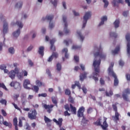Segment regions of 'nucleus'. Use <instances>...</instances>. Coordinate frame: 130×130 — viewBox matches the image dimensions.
<instances>
[{
  "label": "nucleus",
  "mask_w": 130,
  "mask_h": 130,
  "mask_svg": "<svg viewBox=\"0 0 130 130\" xmlns=\"http://www.w3.org/2000/svg\"><path fill=\"white\" fill-rule=\"evenodd\" d=\"M101 63V60L100 59L98 61L94 60L93 63V66L94 68V72L92 73V78L95 81L97 82L99 79L98 77H99V73H100V64Z\"/></svg>",
  "instance_id": "1"
},
{
  "label": "nucleus",
  "mask_w": 130,
  "mask_h": 130,
  "mask_svg": "<svg viewBox=\"0 0 130 130\" xmlns=\"http://www.w3.org/2000/svg\"><path fill=\"white\" fill-rule=\"evenodd\" d=\"M107 118L104 117V122L103 124H101V119L99 118L98 120L93 123L94 125H96V126H101L102 129L103 130H107V127H108V124L107 122Z\"/></svg>",
  "instance_id": "2"
},
{
  "label": "nucleus",
  "mask_w": 130,
  "mask_h": 130,
  "mask_svg": "<svg viewBox=\"0 0 130 130\" xmlns=\"http://www.w3.org/2000/svg\"><path fill=\"white\" fill-rule=\"evenodd\" d=\"M112 108L114 111H115V115L112 116V117L113 120H114V121H118V120H119V117L121 116V115L117 111V106H116V104L112 105Z\"/></svg>",
  "instance_id": "3"
},
{
  "label": "nucleus",
  "mask_w": 130,
  "mask_h": 130,
  "mask_svg": "<svg viewBox=\"0 0 130 130\" xmlns=\"http://www.w3.org/2000/svg\"><path fill=\"white\" fill-rule=\"evenodd\" d=\"M37 111L36 109H32L27 114V116L29 119L33 120L37 118Z\"/></svg>",
  "instance_id": "4"
},
{
  "label": "nucleus",
  "mask_w": 130,
  "mask_h": 130,
  "mask_svg": "<svg viewBox=\"0 0 130 130\" xmlns=\"http://www.w3.org/2000/svg\"><path fill=\"white\" fill-rule=\"evenodd\" d=\"M94 56L95 58H97V57H99V58L103 59H105V58H106V55L105 54H103L102 52V49L101 48L99 49L98 52L94 54Z\"/></svg>",
  "instance_id": "5"
},
{
  "label": "nucleus",
  "mask_w": 130,
  "mask_h": 130,
  "mask_svg": "<svg viewBox=\"0 0 130 130\" xmlns=\"http://www.w3.org/2000/svg\"><path fill=\"white\" fill-rule=\"evenodd\" d=\"M91 12H86L85 15L83 16V23L82 25V28H85L86 27V24H87V21L90 18H91Z\"/></svg>",
  "instance_id": "6"
},
{
  "label": "nucleus",
  "mask_w": 130,
  "mask_h": 130,
  "mask_svg": "<svg viewBox=\"0 0 130 130\" xmlns=\"http://www.w3.org/2000/svg\"><path fill=\"white\" fill-rule=\"evenodd\" d=\"M54 17V16L53 15H47V16L46 17V18H43L42 19V21H45V19H46L47 20H48V21H50V23H49V28L50 29H52V28H53V27H54V25L53 24V23H51V21H52L53 18Z\"/></svg>",
  "instance_id": "7"
},
{
  "label": "nucleus",
  "mask_w": 130,
  "mask_h": 130,
  "mask_svg": "<svg viewBox=\"0 0 130 130\" xmlns=\"http://www.w3.org/2000/svg\"><path fill=\"white\" fill-rule=\"evenodd\" d=\"M125 39L127 41V53L130 56V34L127 33L125 36Z\"/></svg>",
  "instance_id": "8"
},
{
  "label": "nucleus",
  "mask_w": 130,
  "mask_h": 130,
  "mask_svg": "<svg viewBox=\"0 0 130 130\" xmlns=\"http://www.w3.org/2000/svg\"><path fill=\"white\" fill-rule=\"evenodd\" d=\"M11 87H14V88L16 90H18V91H21V89L22 87L21 86V84L20 83L15 82V81H12L10 83Z\"/></svg>",
  "instance_id": "9"
},
{
  "label": "nucleus",
  "mask_w": 130,
  "mask_h": 130,
  "mask_svg": "<svg viewBox=\"0 0 130 130\" xmlns=\"http://www.w3.org/2000/svg\"><path fill=\"white\" fill-rule=\"evenodd\" d=\"M130 94V89L129 88H126V89H125L124 90V93L122 94V97L123 99V100H124V101H129V100L128 99V95H129Z\"/></svg>",
  "instance_id": "10"
},
{
  "label": "nucleus",
  "mask_w": 130,
  "mask_h": 130,
  "mask_svg": "<svg viewBox=\"0 0 130 130\" xmlns=\"http://www.w3.org/2000/svg\"><path fill=\"white\" fill-rule=\"evenodd\" d=\"M15 71L12 70L9 73L10 78H11L12 80L15 79V77H16V74H17V76L19 77V70L18 68H16Z\"/></svg>",
  "instance_id": "11"
},
{
  "label": "nucleus",
  "mask_w": 130,
  "mask_h": 130,
  "mask_svg": "<svg viewBox=\"0 0 130 130\" xmlns=\"http://www.w3.org/2000/svg\"><path fill=\"white\" fill-rule=\"evenodd\" d=\"M62 20L63 23H64V32L65 34H69L70 33V30L68 29V22H67V17L66 16H63Z\"/></svg>",
  "instance_id": "12"
},
{
  "label": "nucleus",
  "mask_w": 130,
  "mask_h": 130,
  "mask_svg": "<svg viewBox=\"0 0 130 130\" xmlns=\"http://www.w3.org/2000/svg\"><path fill=\"white\" fill-rule=\"evenodd\" d=\"M44 108L47 110V112L49 113H51V112L52 111V109L53 107H54V105H46V104H44L43 105Z\"/></svg>",
  "instance_id": "13"
},
{
  "label": "nucleus",
  "mask_w": 130,
  "mask_h": 130,
  "mask_svg": "<svg viewBox=\"0 0 130 130\" xmlns=\"http://www.w3.org/2000/svg\"><path fill=\"white\" fill-rule=\"evenodd\" d=\"M84 112H85V107H81L79 108L78 112H77V116L79 117H84Z\"/></svg>",
  "instance_id": "14"
},
{
  "label": "nucleus",
  "mask_w": 130,
  "mask_h": 130,
  "mask_svg": "<svg viewBox=\"0 0 130 130\" xmlns=\"http://www.w3.org/2000/svg\"><path fill=\"white\" fill-rule=\"evenodd\" d=\"M30 82L29 79H25L23 82V87L25 89H27V90L31 89V88L28 87V85H30Z\"/></svg>",
  "instance_id": "15"
},
{
  "label": "nucleus",
  "mask_w": 130,
  "mask_h": 130,
  "mask_svg": "<svg viewBox=\"0 0 130 130\" xmlns=\"http://www.w3.org/2000/svg\"><path fill=\"white\" fill-rule=\"evenodd\" d=\"M9 31V24L6 21L4 22V25H3V33L4 34H6V33H8V31Z\"/></svg>",
  "instance_id": "16"
},
{
  "label": "nucleus",
  "mask_w": 130,
  "mask_h": 130,
  "mask_svg": "<svg viewBox=\"0 0 130 130\" xmlns=\"http://www.w3.org/2000/svg\"><path fill=\"white\" fill-rule=\"evenodd\" d=\"M109 76H111L112 77L114 78V86H118V83H119V81H118V79H117V76H116V74H115V73H113V74L109 75Z\"/></svg>",
  "instance_id": "17"
},
{
  "label": "nucleus",
  "mask_w": 130,
  "mask_h": 130,
  "mask_svg": "<svg viewBox=\"0 0 130 130\" xmlns=\"http://www.w3.org/2000/svg\"><path fill=\"white\" fill-rule=\"evenodd\" d=\"M114 66V63H111V66L109 67L108 69V75H112L113 74H115L113 71V67Z\"/></svg>",
  "instance_id": "18"
},
{
  "label": "nucleus",
  "mask_w": 130,
  "mask_h": 130,
  "mask_svg": "<svg viewBox=\"0 0 130 130\" xmlns=\"http://www.w3.org/2000/svg\"><path fill=\"white\" fill-rule=\"evenodd\" d=\"M88 75V73L87 72H84L83 73L80 74V80L81 81V82H83L86 78H87V75Z\"/></svg>",
  "instance_id": "19"
},
{
  "label": "nucleus",
  "mask_w": 130,
  "mask_h": 130,
  "mask_svg": "<svg viewBox=\"0 0 130 130\" xmlns=\"http://www.w3.org/2000/svg\"><path fill=\"white\" fill-rule=\"evenodd\" d=\"M54 42H55V39H53L50 41L51 44L50 50L55 51V46H54Z\"/></svg>",
  "instance_id": "20"
},
{
  "label": "nucleus",
  "mask_w": 130,
  "mask_h": 130,
  "mask_svg": "<svg viewBox=\"0 0 130 130\" xmlns=\"http://www.w3.org/2000/svg\"><path fill=\"white\" fill-rule=\"evenodd\" d=\"M76 86H77V87H78L79 90H81V89H82V88L81 87V84H80V82H79V81H75V84H73L72 85V88L73 89H76Z\"/></svg>",
  "instance_id": "21"
},
{
  "label": "nucleus",
  "mask_w": 130,
  "mask_h": 130,
  "mask_svg": "<svg viewBox=\"0 0 130 130\" xmlns=\"http://www.w3.org/2000/svg\"><path fill=\"white\" fill-rule=\"evenodd\" d=\"M107 21V16H104L101 18V21L99 24V26H102V25H104V22Z\"/></svg>",
  "instance_id": "22"
},
{
  "label": "nucleus",
  "mask_w": 130,
  "mask_h": 130,
  "mask_svg": "<svg viewBox=\"0 0 130 130\" xmlns=\"http://www.w3.org/2000/svg\"><path fill=\"white\" fill-rule=\"evenodd\" d=\"M39 53L40 55H42V56L44 55V47L40 46L39 48Z\"/></svg>",
  "instance_id": "23"
},
{
  "label": "nucleus",
  "mask_w": 130,
  "mask_h": 130,
  "mask_svg": "<svg viewBox=\"0 0 130 130\" xmlns=\"http://www.w3.org/2000/svg\"><path fill=\"white\" fill-rule=\"evenodd\" d=\"M70 108L71 109V112L73 114H77V108L73 106V105L70 104Z\"/></svg>",
  "instance_id": "24"
},
{
  "label": "nucleus",
  "mask_w": 130,
  "mask_h": 130,
  "mask_svg": "<svg viewBox=\"0 0 130 130\" xmlns=\"http://www.w3.org/2000/svg\"><path fill=\"white\" fill-rule=\"evenodd\" d=\"M77 34L78 35V37H79L80 40L82 41V42H83L84 39H85V37L82 35V32H81L80 31H77Z\"/></svg>",
  "instance_id": "25"
},
{
  "label": "nucleus",
  "mask_w": 130,
  "mask_h": 130,
  "mask_svg": "<svg viewBox=\"0 0 130 130\" xmlns=\"http://www.w3.org/2000/svg\"><path fill=\"white\" fill-rule=\"evenodd\" d=\"M120 50V46H117L114 50L112 51L113 54H117L118 53V51Z\"/></svg>",
  "instance_id": "26"
},
{
  "label": "nucleus",
  "mask_w": 130,
  "mask_h": 130,
  "mask_svg": "<svg viewBox=\"0 0 130 130\" xmlns=\"http://www.w3.org/2000/svg\"><path fill=\"white\" fill-rule=\"evenodd\" d=\"M20 28H18L17 30V31L14 32L13 33V35L14 37H15L16 38H17V37H19V36H20Z\"/></svg>",
  "instance_id": "27"
},
{
  "label": "nucleus",
  "mask_w": 130,
  "mask_h": 130,
  "mask_svg": "<svg viewBox=\"0 0 130 130\" xmlns=\"http://www.w3.org/2000/svg\"><path fill=\"white\" fill-rule=\"evenodd\" d=\"M68 48H64L62 50V52L63 53H65L64 56L66 58H69V54H68Z\"/></svg>",
  "instance_id": "28"
},
{
  "label": "nucleus",
  "mask_w": 130,
  "mask_h": 130,
  "mask_svg": "<svg viewBox=\"0 0 130 130\" xmlns=\"http://www.w3.org/2000/svg\"><path fill=\"white\" fill-rule=\"evenodd\" d=\"M3 124L5 125V126H8L9 128H12V123L11 122H8L7 121L3 122Z\"/></svg>",
  "instance_id": "29"
},
{
  "label": "nucleus",
  "mask_w": 130,
  "mask_h": 130,
  "mask_svg": "<svg viewBox=\"0 0 130 130\" xmlns=\"http://www.w3.org/2000/svg\"><path fill=\"white\" fill-rule=\"evenodd\" d=\"M113 95V91H112V89H110L109 92L106 91V96L107 97H111Z\"/></svg>",
  "instance_id": "30"
},
{
  "label": "nucleus",
  "mask_w": 130,
  "mask_h": 130,
  "mask_svg": "<svg viewBox=\"0 0 130 130\" xmlns=\"http://www.w3.org/2000/svg\"><path fill=\"white\" fill-rule=\"evenodd\" d=\"M31 90L32 91H34L36 93H38L39 91V87L38 86L34 85L33 87L31 88Z\"/></svg>",
  "instance_id": "31"
},
{
  "label": "nucleus",
  "mask_w": 130,
  "mask_h": 130,
  "mask_svg": "<svg viewBox=\"0 0 130 130\" xmlns=\"http://www.w3.org/2000/svg\"><path fill=\"white\" fill-rule=\"evenodd\" d=\"M119 20L116 19L114 22V26L115 28H118L119 27Z\"/></svg>",
  "instance_id": "32"
},
{
  "label": "nucleus",
  "mask_w": 130,
  "mask_h": 130,
  "mask_svg": "<svg viewBox=\"0 0 130 130\" xmlns=\"http://www.w3.org/2000/svg\"><path fill=\"white\" fill-rule=\"evenodd\" d=\"M52 102L57 107V100H56V98L54 96L51 98Z\"/></svg>",
  "instance_id": "33"
},
{
  "label": "nucleus",
  "mask_w": 130,
  "mask_h": 130,
  "mask_svg": "<svg viewBox=\"0 0 130 130\" xmlns=\"http://www.w3.org/2000/svg\"><path fill=\"white\" fill-rule=\"evenodd\" d=\"M88 121H89V120H86V118H85V116H83L81 121V124H86L88 123Z\"/></svg>",
  "instance_id": "34"
},
{
  "label": "nucleus",
  "mask_w": 130,
  "mask_h": 130,
  "mask_svg": "<svg viewBox=\"0 0 130 130\" xmlns=\"http://www.w3.org/2000/svg\"><path fill=\"white\" fill-rule=\"evenodd\" d=\"M23 7V3L22 2H19L16 5H15V8H17V9H21Z\"/></svg>",
  "instance_id": "35"
},
{
  "label": "nucleus",
  "mask_w": 130,
  "mask_h": 130,
  "mask_svg": "<svg viewBox=\"0 0 130 130\" xmlns=\"http://www.w3.org/2000/svg\"><path fill=\"white\" fill-rule=\"evenodd\" d=\"M103 2L105 4L104 5V7L106 9L107 7H108V5H109V2H108V1L107 0H103Z\"/></svg>",
  "instance_id": "36"
},
{
  "label": "nucleus",
  "mask_w": 130,
  "mask_h": 130,
  "mask_svg": "<svg viewBox=\"0 0 130 130\" xmlns=\"http://www.w3.org/2000/svg\"><path fill=\"white\" fill-rule=\"evenodd\" d=\"M16 24L18 26V27H19V28H20V29L23 28V23H22L21 21H17Z\"/></svg>",
  "instance_id": "37"
},
{
  "label": "nucleus",
  "mask_w": 130,
  "mask_h": 130,
  "mask_svg": "<svg viewBox=\"0 0 130 130\" xmlns=\"http://www.w3.org/2000/svg\"><path fill=\"white\" fill-rule=\"evenodd\" d=\"M57 125H59V127H61V125H62V118H59L58 120Z\"/></svg>",
  "instance_id": "38"
},
{
  "label": "nucleus",
  "mask_w": 130,
  "mask_h": 130,
  "mask_svg": "<svg viewBox=\"0 0 130 130\" xmlns=\"http://www.w3.org/2000/svg\"><path fill=\"white\" fill-rule=\"evenodd\" d=\"M71 92L70 89H66L65 90V95H68V96H71Z\"/></svg>",
  "instance_id": "39"
},
{
  "label": "nucleus",
  "mask_w": 130,
  "mask_h": 130,
  "mask_svg": "<svg viewBox=\"0 0 130 130\" xmlns=\"http://www.w3.org/2000/svg\"><path fill=\"white\" fill-rule=\"evenodd\" d=\"M36 84L39 87H41V86H43V83H42V82H41L40 81H39L38 80H36Z\"/></svg>",
  "instance_id": "40"
},
{
  "label": "nucleus",
  "mask_w": 130,
  "mask_h": 130,
  "mask_svg": "<svg viewBox=\"0 0 130 130\" xmlns=\"http://www.w3.org/2000/svg\"><path fill=\"white\" fill-rule=\"evenodd\" d=\"M56 68H57L56 70L58 72H60V71H61V64H60V63H58L56 65Z\"/></svg>",
  "instance_id": "41"
},
{
  "label": "nucleus",
  "mask_w": 130,
  "mask_h": 130,
  "mask_svg": "<svg viewBox=\"0 0 130 130\" xmlns=\"http://www.w3.org/2000/svg\"><path fill=\"white\" fill-rule=\"evenodd\" d=\"M9 51L10 53H11V54H14V53H15V49L13 47L9 48Z\"/></svg>",
  "instance_id": "42"
},
{
  "label": "nucleus",
  "mask_w": 130,
  "mask_h": 130,
  "mask_svg": "<svg viewBox=\"0 0 130 130\" xmlns=\"http://www.w3.org/2000/svg\"><path fill=\"white\" fill-rule=\"evenodd\" d=\"M110 37H114V38H116L117 37V34L114 32H111L110 34Z\"/></svg>",
  "instance_id": "43"
},
{
  "label": "nucleus",
  "mask_w": 130,
  "mask_h": 130,
  "mask_svg": "<svg viewBox=\"0 0 130 130\" xmlns=\"http://www.w3.org/2000/svg\"><path fill=\"white\" fill-rule=\"evenodd\" d=\"M44 120L46 123H47L48 122H51V120L48 118V117H46V116H44Z\"/></svg>",
  "instance_id": "44"
},
{
  "label": "nucleus",
  "mask_w": 130,
  "mask_h": 130,
  "mask_svg": "<svg viewBox=\"0 0 130 130\" xmlns=\"http://www.w3.org/2000/svg\"><path fill=\"white\" fill-rule=\"evenodd\" d=\"M25 127L26 130H31V126H30L28 123H26Z\"/></svg>",
  "instance_id": "45"
},
{
  "label": "nucleus",
  "mask_w": 130,
  "mask_h": 130,
  "mask_svg": "<svg viewBox=\"0 0 130 130\" xmlns=\"http://www.w3.org/2000/svg\"><path fill=\"white\" fill-rule=\"evenodd\" d=\"M50 2L53 5L54 7H56V6H57V0H54V1L51 0Z\"/></svg>",
  "instance_id": "46"
},
{
  "label": "nucleus",
  "mask_w": 130,
  "mask_h": 130,
  "mask_svg": "<svg viewBox=\"0 0 130 130\" xmlns=\"http://www.w3.org/2000/svg\"><path fill=\"white\" fill-rule=\"evenodd\" d=\"M12 105H13V106H14L15 109H17V110H19V111H21V112H22V111H21V109L18 107V106L16 105L15 103H12Z\"/></svg>",
  "instance_id": "47"
},
{
  "label": "nucleus",
  "mask_w": 130,
  "mask_h": 130,
  "mask_svg": "<svg viewBox=\"0 0 130 130\" xmlns=\"http://www.w3.org/2000/svg\"><path fill=\"white\" fill-rule=\"evenodd\" d=\"M38 97H47V94L46 93H40L38 94Z\"/></svg>",
  "instance_id": "48"
},
{
  "label": "nucleus",
  "mask_w": 130,
  "mask_h": 130,
  "mask_svg": "<svg viewBox=\"0 0 130 130\" xmlns=\"http://www.w3.org/2000/svg\"><path fill=\"white\" fill-rule=\"evenodd\" d=\"M46 74H47L48 76L50 77V78H51V73L50 72V70L49 69H47L46 70Z\"/></svg>",
  "instance_id": "49"
},
{
  "label": "nucleus",
  "mask_w": 130,
  "mask_h": 130,
  "mask_svg": "<svg viewBox=\"0 0 130 130\" xmlns=\"http://www.w3.org/2000/svg\"><path fill=\"white\" fill-rule=\"evenodd\" d=\"M52 56L53 57H55V58H57L58 57V54L57 52H53Z\"/></svg>",
  "instance_id": "50"
},
{
  "label": "nucleus",
  "mask_w": 130,
  "mask_h": 130,
  "mask_svg": "<svg viewBox=\"0 0 130 130\" xmlns=\"http://www.w3.org/2000/svg\"><path fill=\"white\" fill-rule=\"evenodd\" d=\"M81 47V46L73 45L72 46V49H80Z\"/></svg>",
  "instance_id": "51"
},
{
  "label": "nucleus",
  "mask_w": 130,
  "mask_h": 130,
  "mask_svg": "<svg viewBox=\"0 0 130 130\" xmlns=\"http://www.w3.org/2000/svg\"><path fill=\"white\" fill-rule=\"evenodd\" d=\"M122 15L123 17H127V16H128V11L123 12Z\"/></svg>",
  "instance_id": "52"
},
{
  "label": "nucleus",
  "mask_w": 130,
  "mask_h": 130,
  "mask_svg": "<svg viewBox=\"0 0 130 130\" xmlns=\"http://www.w3.org/2000/svg\"><path fill=\"white\" fill-rule=\"evenodd\" d=\"M18 124V119L17 118H14L13 119V125Z\"/></svg>",
  "instance_id": "53"
},
{
  "label": "nucleus",
  "mask_w": 130,
  "mask_h": 130,
  "mask_svg": "<svg viewBox=\"0 0 130 130\" xmlns=\"http://www.w3.org/2000/svg\"><path fill=\"white\" fill-rule=\"evenodd\" d=\"M74 60L76 61V62H79L80 60V58H79V56L77 55L74 56Z\"/></svg>",
  "instance_id": "54"
},
{
  "label": "nucleus",
  "mask_w": 130,
  "mask_h": 130,
  "mask_svg": "<svg viewBox=\"0 0 130 130\" xmlns=\"http://www.w3.org/2000/svg\"><path fill=\"white\" fill-rule=\"evenodd\" d=\"M81 89L84 94H87V88H86L85 86H83Z\"/></svg>",
  "instance_id": "55"
},
{
  "label": "nucleus",
  "mask_w": 130,
  "mask_h": 130,
  "mask_svg": "<svg viewBox=\"0 0 130 130\" xmlns=\"http://www.w3.org/2000/svg\"><path fill=\"white\" fill-rule=\"evenodd\" d=\"M69 101L70 103H74V99L71 95L69 96Z\"/></svg>",
  "instance_id": "56"
},
{
  "label": "nucleus",
  "mask_w": 130,
  "mask_h": 130,
  "mask_svg": "<svg viewBox=\"0 0 130 130\" xmlns=\"http://www.w3.org/2000/svg\"><path fill=\"white\" fill-rule=\"evenodd\" d=\"M5 45V42H0V51L3 50V46H4Z\"/></svg>",
  "instance_id": "57"
},
{
  "label": "nucleus",
  "mask_w": 130,
  "mask_h": 130,
  "mask_svg": "<svg viewBox=\"0 0 130 130\" xmlns=\"http://www.w3.org/2000/svg\"><path fill=\"white\" fill-rule=\"evenodd\" d=\"M64 107L66 111H70V106L69 105H66Z\"/></svg>",
  "instance_id": "58"
},
{
  "label": "nucleus",
  "mask_w": 130,
  "mask_h": 130,
  "mask_svg": "<svg viewBox=\"0 0 130 130\" xmlns=\"http://www.w3.org/2000/svg\"><path fill=\"white\" fill-rule=\"evenodd\" d=\"M0 103L2 104H5V105H7V101L6 100H2L0 101Z\"/></svg>",
  "instance_id": "59"
},
{
  "label": "nucleus",
  "mask_w": 130,
  "mask_h": 130,
  "mask_svg": "<svg viewBox=\"0 0 130 130\" xmlns=\"http://www.w3.org/2000/svg\"><path fill=\"white\" fill-rule=\"evenodd\" d=\"M93 110V108L89 107L87 110V112L88 113V114L91 113L92 112V111Z\"/></svg>",
  "instance_id": "60"
},
{
  "label": "nucleus",
  "mask_w": 130,
  "mask_h": 130,
  "mask_svg": "<svg viewBox=\"0 0 130 130\" xmlns=\"http://www.w3.org/2000/svg\"><path fill=\"white\" fill-rule=\"evenodd\" d=\"M3 122H4V117H3V116L0 115V124H2V123H3Z\"/></svg>",
  "instance_id": "61"
},
{
  "label": "nucleus",
  "mask_w": 130,
  "mask_h": 130,
  "mask_svg": "<svg viewBox=\"0 0 130 130\" xmlns=\"http://www.w3.org/2000/svg\"><path fill=\"white\" fill-rule=\"evenodd\" d=\"M7 69V67L6 66V65L3 64V65H0V70H5Z\"/></svg>",
  "instance_id": "62"
},
{
  "label": "nucleus",
  "mask_w": 130,
  "mask_h": 130,
  "mask_svg": "<svg viewBox=\"0 0 130 130\" xmlns=\"http://www.w3.org/2000/svg\"><path fill=\"white\" fill-rule=\"evenodd\" d=\"M119 66H121V67H122L124 66V62H123V61H122V60H120L119 61Z\"/></svg>",
  "instance_id": "63"
},
{
  "label": "nucleus",
  "mask_w": 130,
  "mask_h": 130,
  "mask_svg": "<svg viewBox=\"0 0 130 130\" xmlns=\"http://www.w3.org/2000/svg\"><path fill=\"white\" fill-rule=\"evenodd\" d=\"M2 112L3 115L4 116H7V112H6L4 110H2Z\"/></svg>",
  "instance_id": "64"
}]
</instances>
